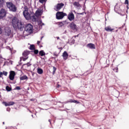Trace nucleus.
Instances as JSON below:
<instances>
[{
  "label": "nucleus",
  "mask_w": 129,
  "mask_h": 129,
  "mask_svg": "<svg viewBox=\"0 0 129 129\" xmlns=\"http://www.w3.org/2000/svg\"><path fill=\"white\" fill-rule=\"evenodd\" d=\"M6 90L7 92H10V91H12V87L9 86H6Z\"/></svg>",
  "instance_id": "26"
},
{
  "label": "nucleus",
  "mask_w": 129,
  "mask_h": 129,
  "mask_svg": "<svg viewBox=\"0 0 129 129\" xmlns=\"http://www.w3.org/2000/svg\"><path fill=\"white\" fill-rule=\"evenodd\" d=\"M63 60H67L68 59V57H69V54L67 52V51H64L62 55Z\"/></svg>",
  "instance_id": "16"
},
{
  "label": "nucleus",
  "mask_w": 129,
  "mask_h": 129,
  "mask_svg": "<svg viewBox=\"0 0 129 129\" xmlns=\"http://www.w3.org/2000/svg\"><path fill=\"white\" fill-rule=\"evenodd\" d=\"M67 14L64 13L63 11H57L55 14V18L56 20H62L64 17H67Z\"/></svg>",
  "instance_id": "4"
},
{
  "label": "nucleus",
  "mask_w": 129,
  "mask_h": 129,
  "mask_svg": "<svg viewBox=\"0 0 129 129\" xmlns=\"http://www.w3.org/2000/svg\"><path fill=\"white\" fill-rule=\"evenodd\" d=\"M29 59V56H23V58H22L23 61H26V60H28Z\"/></svg>",
  "instance_id": "38"
},
{
  "label": "nucleus",
  "mask_w": 129,
  "mask_h": 129,
  "mask_svg": "<svg viewBox=\"0 0 129 129\" xmlns=\"http://www.w3.org/2000/svg\"><path fill=\"white\" fill-rule=\"evenodd\" d=\"M3 72H0V78H2V77H3Z\"/></svg>",
  "instance_id": "52"
},
{
  "label": "nucleus",
  "mask_w": 129,
  "mask_h": 129,
  "mask_svg": "<svg viewBox=\"0 0 129 129\" xmlns=\"http://www.w3.org/2000/svg\"><path fill=\"white\" fill-rule=\"evenodd\" d=\"M22 64H23V62H19V64H17V67L21 66V65H22Z\"/></svg>",
  "instance_id": "54"
},
{
  "label": "nucleus",
  "mask_w": 129,
  "mask_h": 129,
  "mask_svg": "<svg viewBox=\"0 0 129 129\" xmlns=\"http://www.w3.org/2000/svg\"><path fill=\"white\" fill-rule=\"evenodd\" d=\"M35 48V45L34 44H31L29 47V50H31V51H33Z\"/></svg>",
  "instance_id": "29"
},
{
  "label": "nucleus",
  "mask_w": 129,
  "mask_h": 129,
  "mask_svg": "<svg viewBox=\"0 0 129 129\" xmlns=\"http://www.w3.org/2000/svg\"><path fill=\"white\" fill-rule=\"evenodd\" d=\"M5 30L6 36H10L11 35V33H12V28L10 27H7L5 28Z\"/></svg>",
  "instance_id": "13"
},
{
  "label": "nucleus",
  "mask_w": 129,
  "mask_h": 129,
  "mask_svg": "<svg viewBox=\"0 0 129 129\" xmlns=\"http://www.w3.org/2000/svg\"><path fill=\"white\" fill-rule=\"evenodd\" d=\"M121 8H122V9H123V11H124V9H125V6L122 5V6H121Z\"/></svg>",
  "instance_id": "48"
},
{
  "label": "nucleus",
  "mask_w": 129,
  "mask_h": 129,
  "mask_svg": "<svg viewBox=\"0 0 129 129\" xmlns=\"http://www.w3.org/2000/svg\"><path fill=\"white\" fill-rule=\"evenodd\" d=\"M113 70L116 72V73H117L118 72V67H115L113 69Z\"/></svg>",
  "instance_id": "37"
},
{
  "label": "nucleus",
  "mask_w": 129,
  "mask_h": 129,
  "mask_svg": "<svg viewBox=\"0 0 129 129\" xmlns=\"http://www.w3.org/2000/svg\"><path fill=\"white\" fill-rule=\"evenodd\" d=\"M21 86H16L13 90H21Z\"/></svg>",
  "instance_id": "34"
},
{
  "label": "nucleus",
  "mask_w": 129,
  "mask_h": 129,
  "mask_svg": "<svg viewBox=\"0 0 129 129\" xmlns=\"http://www.w3.org/2000/svg\"><path fill=\"white\" fill-rule=\"evenodd\" d=\"M7 111H9V112L11 111V108L8 107L7 108Z\"/></svg>",
  "instance_id": "51"
},
{
  "label": "nucleus",
  "mask_w": 129,
  "mask_h": 129,
  "mask_svg": "<svg viewBox=\"0 0 129 129\" xmlns=\"http://www.w3.org/2000/svg\"><path fill=\"white\" fill-rule=\"evenodd\" d=\"M23 26L24 27H23V30L24 29L25 31L28 32H32L33 31H34V27L32 24H31V23H27L26 25H24L23 23Z\"/></svg>",
  "instance_id": "3"
},
{
  "label": "nucleus",
  "mask_w": 129,
  "mask_h": 129,
  "mask_svg": "<svg viewBox=\"0 0 129 129\" xmlns=\"http://www.w3.org/2000/svg\"><path fill=\"white\" fill-rule=\"evenodd\" d=\"M64 7V4L63 3H58L55 6L54 8V10L56 11V12H59L62 8Z\"/></svg>",
  "instance_id": "8"
},
{
  "label": "nucleus",
  "mask_w": 129,
  "mask_h": 129,
  "mask_svg": "<svg viewBox=\"0 0 129 129\" xmlns=\"http://www.w3.org/2000/svg\"><path fill=\"white\" fill-rule=\"evenodd\" d=\"M9 73L10 74L9 78L10 80L13 81V80H15V77L16 76V72H15V71H11Z\"/></svg>",
  "instance_id": "10"
},
{
  "label": "nucleus",
  "mask_w": 129,
  "mask_h": 129,
  "mask_svg": "<svg viewBox=\"0 0 129 129\" xmlns=\"http://www.w3.org/2000/svg\"><path fill=\"white\" fill-rule=\"evenodd\" d=\"M30 54H31V55H32V56H35V55L33 50L30 51Z\"/></svg>",
  "instance_id": "41"
},
{
  "label": "nucleus",
  "mask_w": 129,
  "mask_h": 129,
  "mask_svg": "<svg viewBox=\"0 0 129 129\" xmlns=\"http://www.w3.org/2000/svg\"><path fill=\"white\" fill-rule=\"evenodd\" d=\"M12 23L14 28H17L20 31H23L24 28V23L19 21L17 17H14L12 21Z\"/></svg>",
  "instance_id": "1"
},
{
  "label": "nucleus",
  "mask_w": 129,
  "mask_h": 129,
  "mask_svg": "<svg viewBox=\"0 0 129 129\" xmlns=\"http://www.w3.org/2000/svg\"><path fill=\"white\" fill-rule=\"evenodd\" d=\"M23 58H24V56H21L20 57V61H19L20 63H21V62H22V60H23Z\"/></svg>",
  "instance_id": "46"
},
{
  "label": "nucleus",
  "mask_w": 129,
  "mask_h": 129,
  "mask_svg": "<svg viewBox=\"0 0 129 129\" xmlns=\"http://www.w3.org/2000/svg\"><path fill=\"white\" fill-rule=\"evenodd\" d=\"M105 30L107 32H112V31H113L114 29H112L111 27H110V26H108L105 28Z\"/></svg>",
  "instance_id": "22"
},
{
  "label": "nucleus",
  "mask_w": 129,
  "mask_h": 129,
  "mask_svg": "<svg viewBox=\"0 0 129 129\" xmlns=\"http://www.w3.org/2000/svg\"><path fill=\"white\" fill-rule=\"evenodd\" d=\"M70 44H71V45H73V44H75V40L72 39L71 40Z\"/></svg>",
  "instance_id": "36"
},
{
  "label": "nucleus",
  "mask_w": 129,
  "mask_h": 129,
  "mask_svg": "<svg viewBox=\"0 0 129 129\" xmlns=\"http://www.w3.org/2000/svg\"><path fill=\"white\" fill-rule=\"evenodd\" d=\"M124 4L127 5V6H128V0H125Z\"/></svg>",
  "instance_id": "44"
},
{
  "label": "nucleus",
  "mask_w": 129,
  "mask_h": 129,
  "mask_svg": "<svg viewBox=\"0 0 129 129\" xmlns=\"http://www.w3.org/2000/svg\"><path fill=\"white\" fill-rule=\"evenodd\" d=\"M70 23L67 22V20L64 21L62 22V24H65V25H68V24H70Z\"/></svg>",
  "instance_id": "42"
},
{
  "label": "nucleus",
  "mask_w": 129,
  "mask_h": 129,
  "mask_svg": "<svg viewBox=\"0 0 129 129\" xmlns=\"http://www.w3.org/2000/svg\"><path fill=\"white\" fill-rule=\"evenodd\" d=\"M56 70H57V68L55 67H53L52 75H54V74H55V73L56 72Z\"/></svg>",
  "instance_id": "31"
},
{
  "label": "nucleus",
  "mask_w": 129,
  "mask_h": 129,
  "mask_svg": "<svg viewBox=\"0 0 129 129\" xmlns=\"http://www.w3.org/2000/svg\"><path fill=\"white\" fill-rule=\"evenodd\" d=\"M52 121V119H49L48 121L50 122V124H51V121Z\"/></svg>",
  "instance_id": "61"
},
{
  "label": "nucleus",
  "mask_w": 129,
  "mask_h": 129,
  "mask_svg": "<svg viewBox=\"0 0 129 129\" xmlns=\"http://www.w3.org/2000/svg\"><path fill=\"white\" fill-rule=\"evenodd\" d=\"M30 63H31V62L29 61V62H27V63H24V64H23V66H26V65H27V67H30V66H32V64H31Z\"/></svg>",
  "instance_id": "33"
},
{
  "label": "nucleus",
  "mask_w": 129,
  "mask_h": 129,
  "mask_svg": "<svg viewBox=\"0 0 129 129\" xmlns=\"http://www.w3.org/2000/svg\"><path fill=\"white\" fill-rule=\"evenodd\" d=\"M87 48H89V49H91V50H93L94 49L96 48V47L95 46V44H93V43H88L87 45H86Z\"/></svg>",
  "instance_id": "14"
},
{
  "label": "nucleus",
  "mask_w": 129,
  "mask_h": 129,
  "mask_svg": "<svg viewBox=\"0 0 129 129\" xmlns=\"http://www.w3.org/2000/svg\"><path fill=\"white\" fill-rule=\"evenodd\" d=\"M39 2L40 4H44V3H46L47 2V0H39Z\"/></svg>",
  "instance_id": "39"
},
{
  "label": "nucleus",
  "mask_w": 129,
  "mask_h": 129,
  "mask_svg": "<svg viewBox=\"0 0 129 129\" xmlns=\"http://www.w3.org/2000/svg\"><path fill=\"white\" fill-rule=\"evenodd\" d=\"M9 10H10V12H13V13H16V12H17V7L16 6V5H15V4H13L12 5V6H11L9 8Z\"/></svg>",
  "instance_id": "15"
},
{
  "label": "nucleus",
  "mask_w": 129,
  "mask_h": 129,
  "mask_svg": "<svg viewBox=\"0 0 129 129\" xmlns=\"http://www.w3.org/2000/svg\"><path fill=\"white\" fill-rule=\"evenodd\" d=\"M74 7H77V8H81V5L79 4V2H75L74 3Z\"/></svg>",
  "instance_id": "24"
},
{
  "label": "nucleus",
  "mask_w": 129,
  "mask_h": 129,
  "mask_svg": "<svg viewBox=\"0 0 129 129\" xmlns=\"http://www.w3.org/2000/svg\"><path fill=\"white\" fill-rule=\"evenodd\" d=\"M67 18L68 20H70V22H72V21L75 20V16H74V14L72 12H71L68 14Z\"/></svg>",
  "instance_id": "11"
},
{
  "label": "nucleus",
  "mask_w": 129,
  "mask_h": 129,
  "mask_svg": "<svg viewBox=\"0 0 129 129\" xmlns=\"http://www.w3.org/2000/svg\"><path fill=\"white\" fill-rule=\"evenodd\" d=\"M3 104L5 105V106H11V105H14V104H15L16 103L15 102L10 101V102H6L3 101Z\"/></svg>",
  "instance_id": "12"
},
{
  "label": "nucleus",
  "mask_w": 129,
  "mask_h": 129,
  "mask_svg": "<svg viewBox=\"0 0 129 129\" xmlns=\"http://www.w3.org/2000/svg\"><path fill=\"white\" fill-rule=\"evenodd\" d=\"M44 72V71H43V69L41 68H37V73L38 74H39L40 75L43 74Z\"/></svg>",
  "instance_id": "20"
},
{
  "label": "nucleus",
  "mask_w": 129,
  "mask_h": 129,
  "mask_svg": "<svg viewBox=\"0 0 129 129\" xmlns=\"http://www.w3.org/2000/svg\"><path fill=\"white\" fill-rule=\"evenodd\" d=\"M57 25H58L59 27L61 28V27H63V26H64V25H65V23H63V22H58L57 23H56Z\"/></svg>",
  "instance_id": "27"
},
{
  "label": "nucleus",
  "mask_w": 129,
  "mask_h": 129,
  "mask_svg": "<svg viewBox=\"0 0 129 129\" xmlns=\"http://www.w3.org/2000/svg\"><path fill=\"white\" fill-rule=\"evenodd\" d=\"M4 4H5V1L0 0V9L2 8H4Z\"/></svg>",
  "instance_id": "28"
},
{
  "label": "nucleus",
  "mask_w": 129,
  "mask_h": 129,
  "mask_svg": "<svg viewBox=\"0 0 129 129\" xmlns=\"http://www.w3.org/2000/svg\"><path fill=\"white\" fill-rule=\"evenodd\" d=\"M29 55H30V51L28 50H24L22 53L23 57H29Z\"/></svg>",
  "instance_id": "17"
},
{
  "label": "nucleus",
  "mask_w": 129,
  "mask_h": 129,
  "mask_svg": "<svg viewBox=\"0 0 129 129\" xmlns=\"http://www.w3.org/2000/svg\"><path fill=\"white\" fill-rule=\"evenodd\" d=\"M24 12H25V13H26V12H28L29 11V8H28V6H24Z\"/></svg>",
  "instance_id": "32"
},
{
  "label": "nucleus",
  "mask_w": 129,
  "mask_h": 129,
  "mask_svg": "<svg viewBox=\"0 0 129 129\" xmlns=\"http://www.w3.org/2000/svg\"><path fill=\"white\" fill-rule=\"evenodd\" d=\"M126 8H127V10L129 9L128 5H126Z\"/></svg>",
  "instance_id": "64"
},
{
  "label": "nucleus",
  "mask_w": 129,
  "mask_h": 129,
  "mask_svg": "<svg viewBox=\"0 0 129 129\" xmlns=\"http://www.w3.org/2000/svg\"><path fill=\"white\" fill-rule=\"evenodd\" d=\"M118 14H119V15H120V16H122V17H123V16H125V13H123V14H121V13H118Z\"/></svg>",
  "instance_id": "45"
},
{
  "label": "nucleus",
  "mask_w": 129,
  "mask_h": 129,
  "mask_svg": "<svg viewBox=\"0 0 129 129\" xmlns=\"http://www.w3.org/2000/svg\"><path fill=\"white\" fill-rule=\"evenodd\" d=\"M125 25V24H124V25H122L121 27H119V29H121V28H123V27H124Z\"/></svg>",
  "instance_id": "59"
},
{
  "label": "nucleus",
  "mask_w": 129,
  "mask_h": 129,
  "mask_svg": "<svg viewBox=\"0 0 129 129\" xmlns=\"http://www.w3.org/2000/svg\"><path fill=\"white\" fill-rule=\"evenodd\" d=\"M23 14L24 18L27 21H29V20H32V22H36V21H37V18H36L35 15L31 16V14H30L29 12L27 11L26 13L25 11H23Z\"/></svg>",
  "instance_id": "2"
},
{
  "label": "nucleus",
  "mask_w": 129,
  "mask_h": 129,
  "mask_svg": "<svg viewBox=\"0 0 129 129\" xmlns=\"http://www.w3.org/2000/svg\"><path fill=\"white\" fill-rule=\"evenodd\" d=\"M6 65H7V64H6V61H5V62H4V64H3V66H6Z\"/></svg>",
  "instance_id": "63"
},
{
  "label": "nucleus",
  "mask_w": 129,
  "mask_h": 129,
  "mask_svg": "<svg viewBox=\"0 0 129 129\" xmlns=\"http://www.w3.org/2000/svg\"><path fill=\"white\" fill-rule=\"evenodd\" d=\"M53 56H56V57H58V54H57V53L55 52L53 53Z\"/></svg>",
  "instance_id": "53"
},
{
  "label": "nucleus",
  "mask_w": 129,
  "mask_h": 129,
  "mask_svg": "<svg viewBox=\"0 0 129 129\" xmlns=\"http://www.w3.org/2000/svg\"><path fill=\"white\" fill-rule=\"evenodd\" d=\"M10 83H11V84H16V83H17V81H14V82H10Z\"/></svg>",
  "instance_id": "58"
},
{
  "label": "nucleus",
  "mask_w": 129,
  "mask_h": 129,
  "mask_svg": "<svg viewBox=\"0 0 129 129\" xmlns=\"http://www.w3.org/2000/svg\"><path fill=\"white\" fill-rule=\"evenodd\" d=\"M43 14V9H38L35 13L33 15V16H35V17H36V19H38L39 20V17L40 16H42V14Z\"/></svg>",
  "instance_id": "7"
},
{
  "label": "nucleus",
  "mask_w": 129,
  "mask_h": 129,
  "mask_svg": "<svg viewBox=\"0 0 129 129\" xmlns=\"http://www.w3.org/2000/svg\"><path fill=\"white\" fill-rule=\"evenodd\" d=\"M2 34H3V29L0 27V35H2Z\"/></svg>",
  "instance_id": "50"
},
{
  "label": "nucleus",
  "mask_w": 129,
  "mask_h": 129,
  "mask_svg": "<svg viewBox=\"0 0 129 129\" xmlns=\"http://www.w3.org/2000/svg\"><path fill=\"white\" fill-rule=\"evenodd\" d=\"M83 10L84 11V12H85V9H86V7H85V2L84 3V6H83Z\"/></svg>",
  "instance_id": "47"
},
{
  "label": "nucleus",
  "mask_w": 129,
  "mask_h": 129,
  "mask_svg": "<svg viewBox=\"0 0 129 129\" xmlns=\"http://www.w3.org/2000/svg\"><path fill=\"white\" fill-rule=\"evenodd\" d=\"M28 76L26 75L23 76L22 77H20V80L23 81V80H28Z\"/></svg>",
  "instance_id": "25"
},
{
  "label": "nucleus",
  "mask_w": 129,
  "mask_h": 129,
  "mask_svg": "<svg viewBox=\"0 0 129 129\" xmlns=\"http://www.w3.org/2000/svg\"><path fill=\"white\" fill-rule=\"evenodd\" d=\"M6 16H7V12L6 11V9L2 8L0 10V19H4Z\"/></svg>",
  "instance_id": "9"
},
{
  "label": "nucleus",
  "mask_w": 129,
  "mask_h": 129,
  "mask_svg": "<svg viewBox=\"0 0 129 129\" xmlns=\"http://www.w3.org/2000/svg\"><path fill=\"white\" fill-rule=\"evenodd\" d=\"M3 75H4L5 76H7L8 75V72L5 71H3Z\"/></svg>",
  "instance_id": "40"
},
{
  "label": "nucleus",
  "mask_w": 129,
  "mask_h": 129,
  "mask_svg": "<svg viewBox=\"0 0 129 129\" xmlns=\"http://www.w3.org/2000/svg\"><path fill=\"white\" fill-rule=\"evenodd\" d=\"M69 102H70L71 103H76V104H79V105H83V106H84V104H82L81 102L78 101V100H77L69 99L68 101H65L64 103H69Z\"/></svg>",
  "instance_id": "6"
},
{
  "label": "nucleus",
  "mask_w": 129,
  "mask_h": 129,
  "mask_svg": "<svg viewBox=\"0 0 129 129\" xmlns=\"http://www.w3.org/2000/svg\"><path fill=\"white\" fill-rule=\"evenodd\" d=\"M33 53H34L35 55H38V54H39V50L34 49L33 50Z\"/></svg>",
  "instance_id": "30"
},
{
  "label": "nucleus",
  "mask_w": 129,
  "mask_h": 129,
  "mask_svg": "<svg viewBox=\"0 0 129 129\" xmlns=\"http://www.w3.org/2000/svg\"><path fill=\"white\" fill-rule=\"evenodd\" d=\"M117 4H116L115 6L114 7V11L115 13H117V14H118V11L120 9V7H118L116 6Z\"/></svg>",
  "instance_id": "23"
},
{
  "label": "nucleus",
  "mask_w": 129,
  "mask_h": 129,
  "mask_svg": "<svg viewBox=\"0 0 129 129\" xmlns=\"http://www.w3.org/2000/svg\"><path fill=\"white\" fill-rule=\"evenodd\" d=\"M24 66H24V64H23V65L22 66L21 68V69H23Z\"/></svg>",
  "instance_id": "62"
},
{
  "label": "nucleus",
  "mask_w": 129,
  "mask_h": 129,
  "mask_svg": "<svg viewBox=\"0 0 129 129\" xmlns=\"http://www.w3.org/2000/svg\"><path fill=\"white\" fill-rule=\"evenodd\" d=\"M36 20H37V21H33V22H37V24H38L39 29H42V28H43V26H42V19H41V18H40L39 21V19L36 18Z\"/></svg>",
  "instance_id": "18"
},
{
  "label": "nucleus",
  "mask_w": 129,
  "mask_h": 129,
  "mask_svg": "<svg viewBox=\"0 0 129 129\" xmlns=\"http://www.w3.org/2000/svg\"><path fill=\"white\" fill-rule=\"evenodd\" d=\"M30 15H33L34 14V11H33V9H31V11H30Z\"/></svg>",
  "instance_id": "49"
},
{
  "label": "nucleus",
  "mask_w": 129,
  "mask_h": 129,
  "mask_svg": "<svg viewBox=\"0 0 129 129\" xmlns=\"http://www.w3.org/2000/svg\"><path fill=\"white\" fill-rule=\"evenodd\" d=\"M75 21H73L71 23H70L68 27H70V29L73 31H75L77 32L78 31V27H77V25L74 22Z\"/></svg>",
  "instance_id": "5"
},
{
  "label": "nucleus",
  "mask_w": 129,
  "mask_h": 129,
  "mask_svg": "<svg viewBox=\"0 0 129 129\" xmlns=\"http://www.w3.org/2000/svg\"><path fill=\"white\" fill-rule=\"evenodd\" d=\"M84 14H85L86 15V12H82V13H77V14H78V15H84Z\"/></svg>",
  "instance_id": "43"
},
{
  "label": "nucleus",
  "mask_w": 129,
  "mask_h": 129,
  "mask_svg": "<svg viewBox=\"0 0 129 129\" xmlns=\"http://www.w3.org/2000/svg\"><path fill=\"white\" fill-rule=\"evenodd\" d=\"M9 62V64H11V65H13V60H10Z\"/></svg>",
  "instance_id": "56"
},
{
  "label": "nucleus",
  "mask_w": 129,
  "mask_h": 129,
  "mask_svg": "<svg viewBox=\"0 0 129 129\" xmlns=\"http://www.w3.org/2000/svg\"><path fill=\"white\" fill-rule=\"evenodd\" d=\"M58 49L59 50H62L63 48H62V47H59V48H58Z\"/></svg>",
  "instance_id": "60"
},
{
  "label": "nucleus",
  "mask_w": 129,
  "mask_h": 129,
  "mask_svg": "<svg viewBox=\"0 0 129 129\" xmlns=\"http://www.w3.org/2000/svg\"><path fill=\"white\" fill-rule=\"evenodd\" d=\"M40 43H41V41H37V45H40Z\"/></svg>",
  "instance_id": "57"
},
{
  "label": "nucleus",
  "mask_w": 129,
  "mask_h": 129,
  "mask_svg": "<svg viewBox=\"0 0 129 129\" xmlns=\"http://www.w3.org/2000/svg\"><path fill=\"white\" fill-rule=\"evenodd\" d=\"M6 65H7V66H9V65H10V62L9 61H5Z\"/></svg>",
  "instance_id": "55"
},
{
  "label": "nucleus",
  "mask_w": 129,
  "mask_h": 129,
  "mask_svg": "<svg viewBox=\"0 0 129 129\" xmlns=\"http://www.w3.org/2000/svg\"><path fill=\"white\" fill-rule=\"evenodd\" d=\"M14 5V3H13V2H7L6 3V5L7 8H8L9 9H10L11 7L13 6V5Z\"/></svg>",
  "instance_id": "21"
},
{
  "label": "nucleus",
  "mask_w": 129,
  "mask_h": 129,
  "mask_svg": "<svg viewBox=\"0 0 129 129\" xmlns=\"http://www.w3.org/2000/svg\"><path fill=\"white\" fill-rule=\"evenodd\" d=\"M46 55V53L43 50H40L39 52V55L37 56H41V57H43V56H45Z\"/></svg>",
  "instance_id": "19"
},
{
  "label": "nucleus",
  "mask_w": 129,
  "mask_h": 129,
  "mask_svg": "<svg viewBox=\"0 0 129 129\" xmlns=\"http://www.w3.org/2000/svg\"><path fill=\"white\" fill-rule=\"evenodd\" d=\"M59 82H57L56 83V89H57V88H61V85H59Z\"/></svg>",
  "instance_id": "35"
}]
</instances>
